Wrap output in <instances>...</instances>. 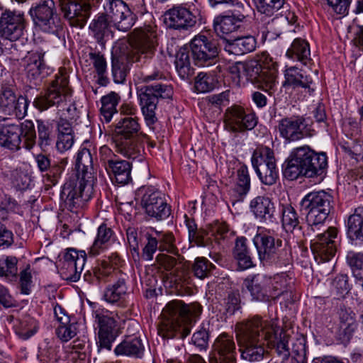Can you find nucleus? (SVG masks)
<instances>
[{"label": "nucleus", "instance_id": "43", "mask_svg": "<svg viewBox=\"0 0 363 363\" xmlns=\"http://www.w3.org/2000/svg\"><path fill=\"white\" fill-rule=\"evenodd\" d=\"M20 138H23V147L28 150L33 148L36 143V132L33 121L26 120L18 124Z\"/></svg>", "mask_w": 363, "mask_h": 363}, {"label": "nucleus", "instance_id": "29", "mask_svg": "<svg viewBox=\"0 0 363 363\" xmlns=\"http://www.w3.org/2000/svg\"><path fill=\"white\" fill-rule=\"evenodd\" d=\"M257 41L255 37L246 35L233 40H226L225 50L230 54L242 55L254 51Z\"/></svg>", "mask_w": 363, "mask_h": 363}, {"label": "nucleus", "instance_id": "57", "mask_svg": "<svg viewBox=\"0 0 363 363\" xmlns=\"http://www.w3.org/2000/svg\"><path fill=\"white\" fill-rule=\"evenodd\" d=\"M67 163V158L64 157L59 160L52 165L50 164V169L45 175L46 181L50 182V185H55L58 182V179L64 172Z\"/></svg>", "mask_w": 363, "mask_h": 363}, {"label": "nucleus", "instance_id": "4", "mask_svg": "<svg viewBox=\"0 0 363 363\" xmlns=\"http://www.w3.org/2000/svg\"><path fill=\"white\" fill-rule=\"evenodd\" d=\"M199 303L186 305L181 301L169 302L162 311L163 318L158 326V334L163 338H185L190 333V325L201 313Z\"/></svg>", "mask_w": 363, "mask_h": 363}, {"label": "nucleus", "instance_id": "40", "mask_svg": "<svg viewBox=\"0 0 363 363\" xmlns=\"http://www.w3.org/2000/svg\"><path fill=\"white\" fill-rule=\"evenodd\" d=\"M43 56L41 52H33L25 57L24 67L28 76L36 78L43 74L46 68Z\"/></svg>", "mask_w": 363, "mask_h": 363}, {"label": "nucleus", "instance_id": "33", "mask_svg": "<svg viewBox=\"0 0 363 363\" xmlns=\"http://www.w3.org/2000/svg\"><path fill=\"white\" fill-rule=\"evenodd\" d=\"M285 83L294 88L302 87L308 89L309 94L314 91V89L311 87L312 79L296 67L287 68L285 71Z\"/></svg>", "mask_w": 363, "mask_h": 363}, {"label": "nucleus", "instance_id": "59", "mask_svg": "<svg viewBox=\"0 0 363 363\" xmlns=\"http://www.w3.org/2000/svg\"><path fill=\"white\" fill-rule=\"evenodd\" d=\"M18 259L15 257H7L0 259V277H16L18 272Z\"/></svg>", "mask_w": 363, "mask_h": 363}, {"label": "nucleus", "instance_id": "10", "mask_svg": "<svg viewBox=\"0 0 363 363\" xmlns=\"http://www.w3.org/2000/svg\"><path fill=\"white\" fill-rule=\"evenodd\" d=\"M186 225L189 231V240L191 247H212L215 248V244L222 245L221 242H224L228 236V228L224 223L216 221L211 224L208 227V231L198 230L193 220H186Z\"/></svg>", "mask_w": 363, "mask_h": 363}, {"label": "nucleus", "instance_id": "62", "mask_svg": "<svg viewBox=\"0 0 363 363\" xmlns=\"http://www.w3.org/2000/svg\"><path fill=\"white\" fill-rule=\"evenodd\" d=\"M32 272L33 269L30 268V266L28 264L19 274L20 289L21 292L23 294L28 295L31 291L33 286Z\"/></svg>", "mask_w": 363, "mask_h": 363}, {"label": "nucleus", "instance_id": "64", "mask_svg": "<svg viewBox=\"0 0 363 363\" xmlns=\"http://www.w3.org/2000/svg\"><path fill=\"white\" fill-rule=\"evenodd\" d=\"M38 326L33 319L23 320L21 323V327L16 330V334L23 340H28L37 332Z\"/></svg>", "mask_w": 363, "mask_h": 363}, {"label": "nucleus", "instance_id": "26", "mask_svg": "<svg viewBox=\"0 0 363 363\" xmlns=\"http://www.w3.org/2000/svg\"><path fill=\"white\" fill-rule=\"evenodd\" d=\"M339 336L342 341L347 342L352 337L356 328V315L350 308L340 306L339 311Z\"/></svg>", "mask_w": 363, "mask_h": 363}, {"label": "nucleus", "instance_id": "34", "mask_svg": "<svg viewBox=\"0 0 363 363\" xmlns=\"http://www.w3.org/2000/svg\"><path fill=\"white\" fill-rule=\"evenodd\" d=\"M106 170L118 184L124 185L131 180V164L126 160L117 159Z\"/></svg>", "mask_w": 363, "mask_h": 363}, {"label": "nucleus", "instance_id": "55", "mask_svg": "<svg viewBox=\"0 0 363 363\" xmlns=\"http://www.w3.org/2000/svg\"><path fill=\"white\" fill-rule=\"evenodd\" d=\"M113 240V231L106 225L102 224L98 228L97 236L90 250H97L98 248H107L109 244Z\"/></svg>", "mask_w": 363, "mask_h": 363}, {"label": "nucleus", "instance_id": "24", "mask_svg": "<svg viewBox=\"0 0 363 363\" xmlns=\"http://www.w3.org/2000/svg\"><path fill=\"white\" fill-rule=\"evenodd\" d=\"M0 122V146L12 152L21 149L22 140L19 136L18 124L9 123L3 118Z\"/></svg>", "mask_w": 363, "mask_h": 363}, {"label": "nucleus", "instance_id": "46", "mask_svg": "<svg viewBox=\"0 0 363 363\" xmlns=\"http://www.w3.org/2000/svg\"><path fill=\"white\" fill-rule=\"evenodd\" d=\"M281 223L286 232H292L299 226V219L295 208L290 204L281 206Z\"/></svg>", "mask_w": 363, "mask_h": 363}, {"label": "nucleus", "instance_id": "39", "mask_svg": "<svg viewBox=\"0 0 363 363\" xmlns=\"http://www.w3.org/2000/svg\"><path fill=\"white\" fill-rule=\"evenodd\" d=\"M291 279L286 273L270 277V285H269L270 301L277 299L287 291Z\"/></svg>", "mask_w": 363, "mask_h": 363}, {"label": "nucleus", "instance_id": "50", "mask_svg": "<svg viewBox=\"0 0 363 363\" xmlns=\"http://www.w3.org/2000/svg\"><path fill=\"white\" fill-rule=\"evenodd\" d=\"M89 58L98 74V83L101 86H106L108 83L106 76V62L103 55L100 53L91 52Z\"/></svg>", "mask_w": 363, "mask_h": 363}, {"label": "nucleus", "instance_id": "16", "mask_svg": "<svg viewBox=\"0 0 363 363\" xmlns=\"http://www.w3.org/2000/svg\"><path fill=\"white\" fill-rule=\"evenodd\" d=\"M63 17L73 27L83 28L91 12V0H60Z\"/></svg>", "mask_w": 363, "mask_h": 363}, {"label": "nucleus", "instance_id": "21", "mask_svg": "<svg viewBox=\"0 0 363 363\" xmlns=\"http://www.w3.org/2000/svg\"><path fill=\"white\" fill-rule=\"evenodd\" d=\"M257 250H272L282 248V250H296L302 247V240L296 239L293 234H289L286 238L275 239L271 235L257 234L253 239Z\"/></svg>", "mask_w": 363, "mask_h": 363}, {"label": "nucleus", "instance_id": "38", "mask_svg": "<svg viewBox=\"0 0 363 363\" xmlns=\"http://www.w3.org/2000/svg\"><path fill=\"white\" fill-rule=\"evenodd\" d=\"M114 264H116V261L110 257L101 261L99 267L94 270V277L99 283L110 281L117 277L119 272L113 267Z\"/></svg>", "mask_w": 363, "mask_h": 363}, {"label": "nucleus", "instance_id": "17", "mask_svg": "<svg viewBox=\"0 0 363 363\" xmlns=\"http://www.w3.org/2000/svg\"><path fill=\"white\" fill-rule=\"evenodd\" d=\"M225 128L233 133L252 130L257 124V118L253 113H247L240 106L234 105L226 109L224 116Z\"/></svg>", "mask_w": 363, "mask_h": 363}, {"label": "nucleus", "instance_id": "45", "mask_svg": "<svg viewBox=\"0 0 363 363\" xmlns=\"http://www.w3.org/2000/svg\"><path fill=\"white\" fill-rule=\"evenodd\" d=\"M126 291L127 286L125 279L120 277L115 284L107 286L104 297L107 302L113 303L122 299Z\"/></svg>", "mask_w": 363, "mask_h": 363}, {"label": "nucleus", "instance_id": "35", "mask_svg": "<svg viewBox=\"0 0 363 363\" xmlns=\"http://www.w3.org/2000/svg\"><path fill=\"white\" fill-rule=\"evenodd\" d=\"M145 238L147 243L143 250H177L172 234L156 232L155 236L147 233Z\"/></svg>", "mask_w": 363, "mask_h": 363}, {"label": "nucleus", "instance_id": "14", "mask_svg": "<svg viewBox=\"0 0 363 363\" xmlns=\"http://www.w3.org/2000/svg\"><path fill=\"white\" fill-rule=\"evenodd\" d=\"M252 164L259 179L265 185L275 184L279 177L274 153L269 148L255 150L253 152Z\"/></svg>", "mask_w": 363, "mask_h": 363}, {"label": "nucleus", "instance_id": "58", "mask_svg": "<svg viewBox=\"0 0 363 363\" xmlns=\"http://www.w3.org/2000/svg\"><path fill=\"white\" fill-rule=\"evenodd\" d=\"M96 321L98 323L99 333L118 335L116 322L113 317L105 314L97 313L96 315Z\"/></svg>", "mask_w": 363, "mask_h": 363}, {"label": "nucleus", "instance_id": "60", "mask_svg": "<svg viewBox=\"0 0 363 363\" xmlns=\"http://www.w3.org/2000/svg\"><path fill=\"white\" fill-rule=\"evenodd\" d=\"M10 179L12 184L18 189H26L30 183V177L26 172L21 168H16L11 171Z\"/></svg>", "mask_w": 363, "mask_h": 363}, {"label": "nucleus", "instance_id": "32", "mask_svg": "<svg viewBox=\"0 0 363 363\" xmlns=\"http://www.w3.org/2000/svg\"><path fill=\"white\" fill-rule=\"evenodd\" d=\"M140 130V125L136 116H124L116 123L115 132L120 138H137Z\"/></svg>", "mask_w": 363, "mask_h": 363}, {"label": "nucleus", "instance_id": "49", "mask_svg": "<svg viewBox=\"0 0 363 363\" xmlns=\"http://www.w3.org/2000/svg\"><path fill=\"white\" fill-rule=\"evenodd\" d=\"M18 96L15 94L14 89L10 86L4 85L0 90V108L8 115L13 110L14 104Z\"/></svg>", "mask_w": 363, "mask_h": 363}, {"label": "nucleus", "instance_id": "11", "mask_svg": "<svg viewBox=\"0 0 363 363\" xmlns=\"http://www.w3.org/2000/svg\"><path fill=\"white\" fill-rule=\"evenodd\" d=\"M29 13L35 26L44 32L58 33L62 29L60 18L55 12L52 0H44L30 9Z\"/></svg>", "mask_w": 363, "mask_h": 363}, {"label": "nucleus", "instance_id": "54", "mask_svg": "<svg viewBox=\"0 0 363 363\" xmlns=\"http://www.w3.org/2000/svg\"><path fill=\"white\" fill-rule=\"evenodd\" d=\"M304 170L301 164L294 157L293 152L286 162V166L283 171L284 177L289 180L293 181L303 175Z\"/></svg>", "mask_w": 363, "mask_h": 363}, {"label": "nucleus", "instance_id": "48", "mask_svg": "<svg viewBox=\"0 0 363 363\" xmlns=\"http://www.w3.org/2000/svg\"><path fill=\"white\" fill-rule=\"evenodd\" d=\"M175 67L179 77L183 79L192 74L189 53L186 48H181L177 53Z\"/></svg>", "mask_w": 363, "mask_h": 363}, {"label": "nucleus", "instance_id": "36", "mask_svg": "<svg viewBox=\"0 0 363 363\" xmlns=\"http://www.w3.org/2000/svg\"><path fill=\"white\" fill-rule=\"evenodd\" d=\"M286 56L292 60L307 65L311 60V50L308 43L302 38H295L286 51Z\"/></svg>", "mask_w": 363, "mask_h": 363}, {"label": "nucleus", "instance_id": "19", "mask_svg": "<svg viewBox=\"0 0 363 363\" xmlns=\"http://www.w3.org/2000/svg\"><path fill=\"white\" fill-rule=\"evenodd\" d=\"M198 10H191L182 5L175 6L165 13L169 26L174 29L188 30L193 28L199 21Z\"/></svg>", "mask_w": 363, "mask_h": 363}, {"label": "nucleus", "instance_id": "3", "mask_svg": "<svg viewBox=\"0 0 363 363\" xmlns=\"http://www.w3.org/2000/svg\"><path fill=\"white\" fill-rule=\"evenodd\" d=\"M75 169L77 180L66 182L60 194L65 207L73 213L84 206L94 193V166L92 156L89 149L82 148L77 155Z\"/></svg>", "mask_w": 363, "mask_h": 363}, {"label": "nucleus", "instance_id": "53", "mask_svg": "<svg viewBox=\"0 0 363 363\" xmlns=\"http://www.w3.org/2000/svg\"><path fill=\"white\" fill-rule=\"evenodd\" d=\"M59 323L56 334L62 341L67 342L76 335V327L70 323V318L68 315L60 317Z\"/></svg>", "mask_w": 363, "mask_h": 363}, {"label": "nucleus", "instance_id": "37", "mask_svg": "<svg viewBox=\"0 0 363 363\" xmlns=\"http://www.w3.org/2000/svg\"><path fill=\"white\" fill-rule=\"evenodd\" d=\"M117 151L124 156L135 159L142 156L143 148L137 138H119L116 143Z\"/></svg>", "mask_w": 363, "mask_h": 363}, {"label": "nucleus", "instance_id": "2", "mask_svg": "<svg viewBox=\"0 0 363 363\" xmlns=\"http://www.w3.org/2000/svg\"><path fill=\"white\" fill-rule=\"evenodd\" d=\"M130 46L125 54L112 57V76L117 84L125 80L130 64L143 67L153 57L157 46L155 31L150 26L135 29Z\"/></svg>", "mask_w": 363, "mask_h": 363}, {"label": "nucleus", "instance_id": "6", "mask_svg": "<svg viewBox=\"0 0 363 363\" xmlns=\"http://www.w3.org/2000/svg\"><path fill=\"white\" fill-rule=\"evenodd\" d=\"M238 73L239 80L245 78L257 88L272 94L277 85V70L274 65H263L260 60L239 62L232 67Z\"/></svg>", "mask_w": 363, "mask_h": 363}, {"label": "nucleus", "instance_id": "15", "mask_svg": "<svg viewBox=\"0 0 363 363\" xmlns=\"http://www.w3.org/2000/svg\"><path fill=\"white\" fill-rule=\"evenodd\" d=\"M139 193L143 194L141 206L147 215L162 220L171 214V208L165 201L162 193L152 187H142Z\"/></svg>", "mask_w": 363, "mask_h": 363}, {"label": "nucleus", "instance_id": "28", "mask_svg": "<svg viewBox=\"0 0 363 363\" xmlns=\"http://www.w3.org/2000/svg\"><path fill=\"white\" fill-rule=\"evenodd\" d=\"M311 247L312 250L326 248V250H338L345 246L342 244L341 239L337 236V230L330 227L327 231L319 234L311 240Z\"/></svg>", "mask_w": 363, "mask_h": 363}, {"label": "nucleus", "instance_id": "63", "mask_svg": "<svg viewBox=\"0 0 363 363\" xmlns=\"http://www.w3.org/2000/svg\"><path fill=\"white\" fill-rule=\"evenodd\" d=\"M212 266L207 259L198 257L193 265L194 275L199 279H204L209 274Z\"/></svg>", "mask_w": 363, "mask_h": 363}, {"label": "nucleus", "instance_id": "8", "mask_svg": "<svg viewBox=\"0 0 363 363\" xmlns=\"http://www.w3.org/2000/svg\"><path fill=\"white\" fill-rule=\"evenodd\" d=\"M67 73L60 70L47 89L40 93L34 101V106L40 111H45L52 106L62 107L71 97Z\"/></svg>", "mask_w": 363, "mask_h": 363}, {"label": "nucleus", "instance_id": "12", "mask_svg": "<svg viewBox=\"0 0 363 363\" xmlns=\"http://www.w3.org/2000/svg\"><path fill=\"white\" fill-rule=\"evenodd\" d=\"M26 21L23 12L6 9L0 16V37L8 40L9 46L18 40L23 35Z\"/></svg>", "mask_w": 363, "mask_h": 363}, {"label": "nucleus", "instance_id": "22", "mask_svg": "<svg viewBox=\"0 0 363 363\" xmlns=\"http://www.w3.org/2000/svg\"><path fill=\"white\" fill-rule=\"evenodd\" d=\"M243 11L244 5L240 9L233 8L230 10V15L216 16L213 20V30L216 33L223 38L224 35L235 31L240 27L239 23L245 18Z\"/></svg>", "mask_w": 363, "mask_h": 363}, {"label": "nucleus", "instance_id": "25", "mask_svg": "<svg viewBox=\"0 0 363 363\" xmlns=\"http://www.w3.org/2000/svg\"><path fill=\"white\" fill-rule=\"evenodd\" d=\"M213 350L210 357L236 362V347L233 336L227 333L220 334L213 344Z\"/></svg>", "mask_w": 363, "mask_h": 363}, {"label": "nucleus", "instance_id": "51", "mask_svg": "<svg viewBox=\"0 0 363 363\" xmlns=\"http://www.w3.org/2000/svg\"><path fill=\"white\" fill-rule=\"evenodd\" d=\"M292 152L296 159L301 164L302 168L304 170L303 175L306 177V172L308 171L309 165H311L313 157H315L316 152L311 149L308 145L296 147L294 149Z\"/></svg>", "mask_w": 363, "mask_h": 363}, {"label": "nucleus", "instance_id": "42", "mask_svg": "<svg viewBox=\"0 0 363 363\" xmlns=\"http://www.w3.org/2000/svg\"><path fill=\"white\" fill-rule=\"evenodd\" d=\"M328 157L325 152L315 153V157L309 165L306 177L313 178L319 177L322 179L326 174Z\"/></svg>", "mask_w": 363, "mask_h": 363}, {"label": "nucleus", "instance_id": "9", "mask_svg": "<svg viewBox=\"0 0 363 363\" xmlns=\"http://www.w3.org/2000/svg\"><path fill=\"white\" fill-rule=\"evenodd\" d=\"M332 202V196L324 191L311 192L302 199L301 208L307 211L306 220L313 230L314 226L325 222L331 211Z\"/></svg>", "mask_w": 363, "mask_h": 363}, {"label": "nucleus", "instance_id": "13", "mask_svg": "<svg viewBox=\"0 0 363 363\" xmlns=\"http://www.w3.org/2000/svg\"><path fill=\"white\" fill-rule=\"evenodd\" d=\"M194 63L199 67L208 66L218 55L216 41L203 34L194 37L189 43Z\"/></svg>", "mask_w": 363, "mask_h": 363}, {"label": "nucleus", "instance_id": "23", "mask_svg": "<svg viewBox=\"0 0 363 363\" xmlns=\"http://www.w3.org/2000/svg\"><path fill=\"white\" fill-rule=\"evenodd\" d=\"M244 285L250 291L252 299L257 301L269 302L270 277L263 274L249 275L244 280Z\"/></svg>", "mask_w": 363, "mask_h": 363}, {"label": "nucleus", "instance_id": "56", "mask_svg": "<svg viewBox=\"0 0 363 363\" xmlns=\"http://www.w3.org/2000/svg\"><path fill=\"white\" fill-rule=\"evenodd\" d=\"M257 11L267 16H272L281 9L285 0H254Z\"/></svg>", "mask_w": 363, "mask_h": 363}, {"label": "nucleus", "instance_id": "52", "mask_svg": "<svg viewBox=\"0 0 363 363\" xmlns=\"http://www.w3.org/2000/svg\"><path fill=\"white\" fill-rule=\"evenodd\" d=\"M250 189V178L247 167L242 165L237 171V182L234 191L240 196H245Z\"/></svg>", "mask_w": 363, "mask_h": 363}, {"label": "nucleus", "instance_id": "44", "mask_svg": "<svg viewBox=\"0 0 363 363\" xmlns=\"http://www.w3.org/2000/svg\"><path fill=\"white\" fill-rule=\"evenodd\" d=\"M120 100V96L115 92L101 98V114L106 123H109L113 115L116 113V106Z\"/></svg>", "mask_w": 363, "mask_h": 363}, {"label": "nucleus", "instance_id": "61", "mask_svg": "<svg viewBox=\"0 0 363 363\" xmlns=\"http://www.w3.org/2000/svg\"><path fill=\"white\" fill-rule=\"evenodd\" d=\"M214 87L213 79L211 75L200 72L195 78L194 88L200 93L211 91Z\"/></svg>", "mask_w": 363, "mask_h": 363}, {"label": "nucleus", "instance_id": "20", "mask_svg": "<svg viewBox=\"0 0 363 363\" xmlns=\"http://www.w3.org/2000/svg\"><path fill=\"white\" fill-rule=\"evenodd\" d=\"M86 251H66L60 269L61 277L66 281L76 282L86 262Z\"/></svg>", "mask_w": 363, "mask_h": 363}, {"label": "nucleus", "instance_id": "41", "mask_svg": "<svg viewBox=\"0 0 363 363\" xmlns=\"http://www.w3.org/2000/svg\"><path fill=\"white\" fill-rule=\"evenodd\" d=\"M348 235L363 242V206L357 207L348 219Z\"/></svg>", "mask_w": 363, "mask_h": 363}, {"label": "nucleus", "instance_id": "7", "mask_svg": "<svg viewBox=\"0 0 363 363\" xmlns=\"http://www.w3.org/2000/svg\"><path fill=\"white\" fill-rule=\"evenodd\" d=\"M173 95V89L170 85L154 83L141 86L138 91L142 114L146 125L154 130L157 122V105L160 99H170Z\"/></svg>", "mask_w": 363, "mask_h": 363}, {"label": "nucleus", "instance_id": "5", "mask_svg": "<svg viewBox=\"0 0 363 363\" xmlns=\"http://www.w3.org/2000/svg\"><path fill=\"white\" fill-rule=\"evenodd\" d=\"M104 10L105 13L96 17L89 26L94 38L102 47H104L105 38L111 33V22L118 30L126 32L134 26L137 18L122 0H108Z\"/></svg>", "mask_w": 363, "mask_h": 363}, {"label": "nucleus", "instance_id": "31", "mask_svg": "<svg viewBox=\"0 0 363 363\" xmlns=\"http://www.w3.org/2000/svg\"><path fill=\"white\" fill-rule=\"evenodd\" d=\"M145 350L142 340L140 337H127L114 349L117 356H128L140 358Z\"/></svg>", "mask_w": 363, "mask_h": 363}, {"label": "nucleus", "instance_id": "1", "mask_svg": "<svg viewBox=\"0 0 363 363\" xmlns=\"http://www.w3.org/2000/svg\"><path fill=\"white\" fill-rule=\"evenodd\" d=\"M235 331L240 357L245 361L256 362L264 359L268 354L264 340L268 341V345L275 349L283 360L290 356V336L276 320H264L261 316L255 315L237 323Z\"/></svg>", "mask_w": 363, "mask_h": 363}, {"label": "nucleus", "instance_id": "47", "mask_svg": "<svg viewBox=\"0 0 363 363\" xmlns=\"http://www.w3.org/2000/svg\"><path fill=\"white\" fill-rule=\"evenodd\" d=\"M38 145L43 152L48 150L52 144V125L43 120L37 121Z\"/></svg>", "mask_w": 363, "mask_h": 363}, {"label": "nucleus", "instance_id": "27", "mask_svg": "<svg viewBox=\"0 0 363 363\" xmlns=\"http://www.w3.org/2000/svg\"><path fill=\"white\" fill-rule=\"evenodd\" d=\"M157 260L159 264L166 271L169 272L167 277L170 280V282L176 285L182 283L186 271L181 262H178L173 257L163 254L157 256Z\"/></svg>", "mask_w": 363, "mask_h": 363}, {"label": "nucleus", "instance_id": "18", "mask_svg": "<svg viewBox=\"0 0 363 363\" xmlns=\"http://www.w3.org/2000/svg\"><path fill=\"white\" fill-rule=\"evenodd\" d=\"M304 123L305 119L302 117L284 118L279 121L278 129L281 136L289 142L311 138L315 130Z\"/></svg>", "mask_w": 363, "mask_h": 363}, {"label": "nucleus", "instance_id": "30", "mask_svg": "<svg viewBox=\"0 0 363 363\" xmlns=\"http://www.w3.org/2000/svg\"><path fill=\"white\" fill-rule=\"evenodd\" d=\"M250 207L256 218L262 221H272L274 216V206L271 199L267 196H257L253 199Z\"/></svg>", "mask_w": 363, "mask_h": 363}]
</instances>
